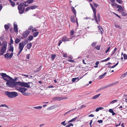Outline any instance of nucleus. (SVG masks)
I'll return each mask as SVG.
<instances>
[{"label": "nucleus", "instance_id": "obj_1", "mask_svg": "<svg viewBox=\"0 0 127 127\" xmlns=\"http://www.w3.org/2000/svg\"><path fill=\"white\" fill-rule=\"evenodd\" d=\"M28 40H25L24 41H22L19 43L18 48L19 51L17 55V56H18L20 54L23 50L24 46L28 43Z\"/></svg>", "mask_w": 127, "mask_h": 127}, {"label": "nucleus", "instance_id": "obj_2", "mask_svg": "<svg viewBox=\"0 0 127 127\" xmlns=\"http://www.w3.org/2000/svg\"><path fill=\"white\" fill-rule=\"evenodd\" d=\"M18 82H15L14 80L12 78V79L7 81L6 84L8 87H16V86H18Z\"/></svg>", "mask_w": 127, "mask_h": 127}, {"label": "nucleus", "instance_id": "obj_3", "mask_svg": "<svg viewBox=\"0 0 127 127\" xmlns=\"http://www.w3.org/2000/svg\"><path fill=\"white\" fill-rule=\"evenodd\" d=\"M5 93L6 95L10 98L15 97L18 95L17 93L15 92H9L6 91L5 92Z\"/></svg>", "mask_w": 127, "mask_h": 127}, {"label": "nucleus", "instance_id": "obj_4", "mask_svg": "<svg viewBox=\"0 0 127 127\" xmlns=\"http://www.w3.org/2000/svg\"><path fill=\"white\" fill-rule=\"evenodd\" d=\"M32 84V82L25 83L18 82V85L22 87H26L28 88H29L30 87V86L29 85V84Z\"/></svg>", "mask_w": 127, "mask_h": 127}, {"label": "nucleus", "instance_id": "obj_5", "mask_svg": "<svg viewBox=\"0 0 127 127\" xmlns=\"http://www.w3.org/2000/svg\"><path fill=\"white\" fill-rule=\"evenodd\" d=\"M1 75L2 77V78L4 80L7 81L12 79V78H11L9 76L7 75L5 73H0V75Z\"/></svg>", "mask_w": 127, "mask_h": 127}, {"label": "nucleus", "instance_id": "obj_6", "mask_svg": "<svg viewBox=\"0 0 127 127\" xmlns=\"http://www.w3.org/2000/svg\"><path fill=\"white\" fill-rule=\"evenodd\" d=\"M22 4H20L18 7V8L19 11V12L20 14H23L25 9V7L23 6Z\"/></svg>", "mask_w": 127, "mask_h": 127}, {"label": "nucleus", "instance_id": "obj_7", "mask_svg": "<svg viewBox=\"0 0 127 127\" xmlns=\"http://www.w3.org/2000/svg\"><path fill=\"white\" fill-rule=\"evenodd\" d=\"M16 89L22 94L27 90V89L26 88H22L21 87H18L17 86L16 87Z\"/></svg>", "mask_w": 127, "mask_h": 127}, {"label": "nucleus", "instance_id": "obj_8", "mask_svg": "<svg viewBox=\"0 0 127 127\" xmlns=\"http://www.w3.org/2000/svg\"><path fill=\"white\" fill-rule=\"evenodd\" d=\"M64 99L63 97L61 96L55 97H53L52 98V100L54 101H55L56 100L60 101Z\"/></svg>", "mask_w": 127, "mask_h": 127}, {"label": "nucleus", "instance_id": "obj_9", "mask_svg": "<svg viewBox=\"0 0 127 127\" xmlns=\"http://www.w3.org/2000/svg\"><path fill=\"white\" fill-rule=\"evenodd\" d=\"M6 48L2 46L0 48V55H3L4 53L6 52Z\"/></svg>", "mask_w": 127, "mask_h": 127}, {"label": "nucleus", "instance_id": "obj_10", "mask_svg": "<svg viewBox=\"0 0 127 127\" xmlns=\"http://www.w3.org/2000/svg\"><path fill=\"white\" fill-rule=\"evenodd\" d=\"M9 53H7L6 54H5L4 55L5 58L7 59L9 58V59H10L12 57L13 54V53L12 52L9 55Z\"/></svg>", "mask_w": 127, "mask_h": 127}, {"label": "nucleus", "instance_id": "obj_11", "mask_svg": "<svg viewBox=\"0 0 127 127\" xmlns=\"http://www.w3.org/2000/svg\"><path fill=\"white\" fill-rule=\"evenodd\" d=\"M30 32V31L26 30L23 33V35L25 38L27 37Z\"/></svg>", "mask_w": 127, "mask_h": 127}, {"label": "nucleus", "instance_id": "obj_12", "mask_svg": "<svg viewBox=\"0 0 127 127\" xmlns=\"http://www.w3.org/2000/svg\"><path fill=\"white\" fill-rule=\"evenodd\" d=\"M14 30V31L16 32H18V29L17 28V25L16 24L15 22H14L13 24Z\"/></svg>", "mask_w": 127, "mask_h": 127}, {"label": "nucleus", "instance_id": "obj_13", "mask_svg": "<svg viewBox=\"0 0 127 127\" xmlns=\"http://www.w3.org/2000/svg\"><path fill=\"white\" fill-rule=\"evenodd\" d=\"M97 27L98 28L99 32L100 33H102L103 32V31L102 28L99 26H98Z\"/></svg>", "mask_w": 127, "mask_h": 127}, {"label": "nucleus", "instance_id": "obj_14", "mask_svg": "<svg viewBox=\"0 0 127 127\" xmlns=\"http://www.w3.org/2000/svg\"><path fill=\"white\" fill-rule=\"evenodd\" d=\"M62 41H63L65 42L68 41L69 40L65 36H64L62 38Z\"/></svg>", "mask_w": 127, "mask_h": 127}, {"label": "nucleus", "instance_id": "obj_15", "mask_svg": "<svg viewBox=\"0 0 127 127\" xmlns=\"http://www.w3.org/2000/svg\"><path fill=\"white\" fill-rule=\"evenodd\" d=\"M90 4L92 7V9H93V11L94 12V14H95V13H96V9L94 8V6L92 4L90 3Z\"/></svg>", "mask_w": 127, "mask_h": 127}, {"label": "nucleus", "instance_id": "obj_16", "mask_svg": "<svg viewBox=\"0 0 127 127\" xmlns=\"http://www.w3.org/2000/svg\"><path fill=\"white\" fill-rule=\"evenodd\" d=\"M124 7L122 6L120 8L118 9L117 11L120 12H122L124 11Z\"/></svg>", "mask_w": 127, "mask_h": 127}, {"label": "nucleus", "instance_id": "obj_17", "mask_svg": "<svg viewBox=\"0 0 127 127\" xmlns=\"http://www.w3.org/2000/svg\"><path fill=\"white\" fill-rule=\"evenodd\" d=\"M107 73V72H105L104 73L103 75H101L99 76L98 77V78L100 79H101L106 75Z\"/></svg>", "mask_w": 127, "mask_h": 127}, {"label": "nucleus", "instance_id": "obj_18", "mask_svg": "<svg viewBox=\"0 0 127 127\" xmlns=\"http://www.w3.org/2000/svg\"><path fill=\"white\" fill-rule=\"evenodd\" d=\"M109 87H110V86L109 84L108 85H107L106 86L102 87L99 89L98 90L99 91L103 89Z\"/></svg>", "mask_w": 127, "mask_h": 127}, {"label": "nucleus", "instance_id": "obj_19", "mask_svg": "<svg viewBox=\"0 0 127 127\" xmlns=\"http://www.w3.org/2000/svg\"><path fill=\"white\" fill-rule=\"evenodd\" d=\"M82 78V77L81 78H80V79H79V77L73 78L72 79V81L73 82H74L77 79V81H78L81 78Z\"/></svg>", "mask_w": 127, "mask_h": 127}, {"label": "nucleus", "instance_id": "obj_20", "mask_svg": "<svg viewBox=\"0 0 127 127\" xmlns=\"http://www.w3.org/2000/svg\"><path fill=\"white\" fill-rule=\"evenodd\" d=\"M33 0H28L26 2L24 1L25 3H26L28 4H30L32 3L33 2Z\"/></svg>", "mask_w": 127, "mask_h": 127}, {"label": "nucleus", "instance_id": "obj_21", "mask_svg": "<svg viewBox=\"0 0 127 127\" xmlns=\"http://www.w3.org/2000/svg\"><path fill=\"white\" fill-rule=\"evenodd\" d=\"M7 41H3L2 42V45H3V46H2L6 48L7 46Z\"/></svg>", "mask_w": 127, "mask_h": 127}, {"label": "nucleus", "instance_id": "obj_22", "mask_svg": "<svg viewBox=\"0 0 127 127\" xmlns=\"http://www.w3.org/2000/svg\"><path fill=\"white\" fill-rule=\"evenodd\" d=\"M32 43H31L28 44L27 45V48L29 49L32 46Z\"/></svg>", "mask_w": 127, "mask_h": 127}, {"label": "nucleus", "instance_id": "obj_23", "mask_svg": "<svg viewBox=\"0 0 127 127\" xmlns=\"http://www.w3.org/2000/svg\"><path fill=\"white\" fill-rule=\"evenodd\" d=\"M96 13H95V14H94V16H93V17H94V19L96 22L97 24H98V22L97 21V17L96 16Z\"/></svg>", "mask_w": 127, "mask_h": 127}, {"label": "nucleus", "instance_id": "obj_24", "mask_svg": "<svg viewBox=\"0 0 127 127\" xmlns=\"http://www.w3.org/2000/svg\"><path fill=\"white\" fill-rule=\"evenodd\" d=\"M31 9H33L37 8L38 6L36 5H33L30 6Z\"/></svg>", "mask_w": 127, "mask_h": 127}, {"label": "nucleus", "instance_id": "obj_25", "mask_svg": "<svg viewBox=\"0 0 127 127\" xmlns=\"http://www.w3.org/2000/svg\"><path fill=\"white\" fill-rule=\"evenodd\" d=\"M9 50L10 51H11L13 53L14 50V47L12 45H11L10 46Z\"/></svg>", "mask_w": 127, "mask_h": 127}, {"label": "nucleus", "instance_id": "obj_26", "mask_svg": "<svg viewBox=\"0 0 127 127\" xmlns=\"http://www.w3.org/2000/svg\"><path fill=\"white\" fill-rule=\"evenodd\" d=\"M119 83V81H116L115 82H113L111 84H109L110 85V86H113V85H115Z\"/></svg>", "mask_w": 127, "mask_h": 127}, {"label": "nucleus", "instance_id": "obj_27", "mask_svg": "<svg viewBox=\"0 0 127 127\" xmlns=\"http://www.w3.org/2000/svg\"><path fill=\"white\" fill-rule=\"evenodd\" d=\"M9 2L11 3V5L13 7H14L15 5V2L12 1L11 0H9Z\"/></svg>", "mask_w": 127, "mask_h": 127}, {"label": "nucleus", "instance_id": "obj_28", "mask_svg": "<svg viewBox=\"0 0 127 127\" xmlns=\"http://www.w3.org/2000/svg\"><path fill=\"white\" fill-rule=\"evenodd\" d=\"M100 94H98L95 95V96H93L92 98V99H96L98 97L99 95H100Z\"/></svg>", "mask_w": 127, "mask_h": 127}, {"label": "nucleus", "instance_id": "obj_29", "mask_svg": "<svg viewBox=\"0 0 127 127\" xmlns=\"http://www.w3.org/2000/svg\"><path fill=\"white\" fill-rule=\"evenodd\" d=\"M77 118H78L77 117H75L74 118L72 119L71 120H70V121H68V123H70V122H71L74 121H75Z\"/></svg>", "mask_w": 127, "mask_h": 127}, {"label": "nucleus", "instance_id": "obj_30", "mask_svg": "<svg viewBox=\"0 0 127 127\" xmlns=\"http://www.w3.org/2000/svg\"><path fill=\"white\" fill-rule=\"evenodd\" d=\"M70 20L72 22H75L74 16H71L70 17Z\"/></svg>", "mask_w": 127, "mask_h": 127}, {"label": "nucleus", "instance_id": "obj_31", "mask_svg": "<svg viewBox=\"0 0 127 127\" xmlns=\"http://www.w3.org/2000/svg\"><path fill=\"white\" fill-rule=\"evenodd\" d=\"M21 41V40L18 38H16L15 40V42L16 44H17L19 42Z\"/></svg>", "mask_w": 127, "mask_h": 127}, {"label": "nucleus", "instance_id": "obj_32", "mask_svg": "<svg viewBox=\"0 0 127 127\" xmlns=\"http://www.w3.org/2000/svg\"><path fill=\"white\" fill-rule=\"evenodd\" d=\"M38 32H34L33 34V35L34 37H35L38 34Z\"/></svg>", "mask_w": 127, "mask_h": 127}, {"label": "nucleus", "instance_id": "obj_33", "mask_svg": "<svg viewBox=\"0 0 127 127\" xmlns=\"http://www.w3.org/2000/svg\"><path fill=\"white\" fill-rule=\"evenodd\" d=\"M28 40L30 41L32 40L33 39V36L32 35H30L28 37Z\"/></svg>", "mask_w": 127, "mask_h": 127}, {"label": "nucleus", "instance_id": "obj_34", "mask_svg": "<svg viewBox=\"0 0 127 127\" xmlns=\"http://www.w3.org/2000/svg\"><path fill=\"white\" fill-rule=\"evenodd\" d=\"M42 108V106H38L34 107H33V108L36 109H40Z\"/></svg>", "mask_w": 127, "mask_h": 127}, {"label": "nucleus", "instance_id": "obj_35", "mask_svg": "<svg viewBox=\"0 0 127 127\" xmlns=\"http://www.w3.org/2000/svg\"><path fill=\"white\" fill-rule=\"evenodd\" d=\"M4 27L6 31L9 28V26L7 25H5Z\"/></svg>", "mask_w": 127, "mask_h": 127}, {"label": "nucleus", "instance_id": "obj_36", "mask_svg": "<svg viewBox=\"0 0 127 127\" xmlns=\"http://www.w3.org/2000/svg\"><path fill=\"white\" fill-rule=\"evenodd\" d=\"M97 42H94L92 43L91 44V46L93 47L95 46L97 44Z\"/></svg>", "mask_w": 127, "mask_h": 127}, {"label": "nucleus", "instance_id": "obj_37", "mask_svg": "<svg viewBox=\"0 0 127 127\" xmlns=\"http://www.w3.org/2000/svg\"><path fill=\"white\" fill-rule=\"evenodd\" d=\"M114 25H115V26L117 28H119V29H121V27H120V26L118 24L115 23Z\"/></svg>", "mask_w": 127, "mask_h": 127}, {"label": "nucleus", "instance_id": "obj_38", "mask_svg": "<svg viewBox=\"0 0 127 127\" xmlns=\"http://www.w3.org/2000/svg\"><path fill=\"white\" fill-rule=\"evenodd\" d=\"M72 10L73 12L74 13H76L75 10L74 9V8L73 7H71Z\"/></svg>", "mask_w": 127, "mask_h": 127}, {"label": "nucleus", "instance_id": "obj_39", "mask_svg": "<svg viewBox=\"0 0 127 127\" xmlns=\"http://www.w3.org/2000/svg\"><path fill=\"white\" fill-rule=\"evenodd\" d=\"M117 48L116 47H115L114 50L112 52V54H111V55H113L115 52V51L117 50Z\"/></svg>", "mask_w": 127, "mask_h": 127}, {"label": "nucleus", "instance_id": "obj_40", "mask_svg": "<svg viewBox=\"0 0 127 127\" xmlns=\"http://www.w3.org/2000/svg\"><path fill=\"white\" fill-rule=\"evenodd\" d=\"M73 124L71 123H69L68 125H66L65 127H70L71 126L73 127Z\"/></svg>", "mask_w": 127, "mask_h": 127}, {"label": "nucleus", "instance_id": "obj_41", "mask_svg": "<svg viewBox=\"0 0 127 127\" xmlns=\"http://www.w3.org/2000/svg\"><path fill=\"white\" fill-rule=\"evenodd\" d=\"M102 109H103V108L102 107H99L96 109L95 110V111L97 112H98L99 110H101Z\"/></svg>", "mask_w": 127, "mask_h": 127}, {"label": "nucleus", "instance_id": "obj_42", "mask_svg": "<svg viewBox=\"0 0 127 127\" xmlns=\"http://www.w3.org/2000/svg\"><path fill=\"white\" fill-rule=\"evenodd\" d=\"M13 42L14 41L12 39V37H11L10 38V41L9 43L10 45H11V44H12L13 43Z\"/></svg>", "mask_w": 127, "mask_h": 127}, {"label": "nucleus", "instance_id": "obj_43", "mask_svg": "<svg viewBox=\"0 0 127 127\" xmlns=\"http://www.w3.org/2000/svg\"><path fill=\"white\" fill-rule=\"evenodd\" d=\"M117 101V100H115L111 101L110 103V104H113L116 102Z\"/></svg>", "mask_w": 127, "mask_h": 127}, {"label": "nucleus", "instance_id": "obj_44", "mask_svg": "<svg viewBox=\"0 0 127 127\" xmlns=\"http://www.w3.org/2000/svg\"><path fill=\"white\" fill-rule=\"evenodd\" d=\"M127 75V71L125 72L124 74H123L121 75L122 77H124L125 76Z\"/></svg>", "mask_w": 127, "mask_h": 127}, {"label": "nucleus", "instance_id": "obj_45", "mask_svg": "<svg viewBox=\"0 0 127 127\" xmlns=\"http://www.w3.org/2000/svg\"><path fill=\"white\" fill-rule=\"evenodd\" d=\"M110 59V57H108L106 59L104 60H102V62H105V61H108Z\"/></svg>", "mask_w": 127, "mask_h": 127}, {"label": "nucleus", "instance_id": "obj_46", "mask_svg": "<svg viewBox=\"0 0 127 127\" xmlns=\"http://www.w3.org/2000/svg\"><path fill=\"white\" fill-rule=\"evenodd\" d=\"M123 57H124V59L125 60L127 59V55L125 54H124L123 55Z\"/></svg>", "mask_w": 127, "mask_h": 127}, {"label": "nucleus", "instance_id": "obj_47", "mask_svg": "<svg viewBox=\"0 0 127 127\" xmlns=\"http://www.w3.org/2000/svg\"><path fill=\"white\" fill-rule=\"evenodd\" d=\"M4 106H5L6 107H7L8 108H9V107L6 104H1L0 105V107H3Z\"/></svg>", "mask_w": 127, "mask_h": 127}, {"label": "nucleus", "instance_id": "obj_48", "mask_svg": "<svg viewBox=\"0 0 127 127\" xmlns=\"http://www.w3.org/2000/svg\"><path fill=\"white\" fill-rule=\"evenodd\" d=\"M95 48L97 50H99L100 49V46L99 45L97 46H96L95 47Z\"/></svg>", "mask_w": 127, "mask_h": 127}, {"label": "nucleus", "instance_id": "obj_49", "mask_svg": "<svg viewBox=\"0 0 127 127\" xmlns=\"http://www.w3.org/2000/svg\"><path fill=\"white\" fill-rule=\"evenodd\" d=\"M97 18L98 20V21L100 22V15L99 14H97Z\"/></svg>", "mask_w": 127, "mask_h": 127}, {"label": "nucleus", "instance_id": "obj_50", "mask_svg": "<svg viewBox=\"0 0 127 127\" xmlns=\"http://www.w3.org/2000/svg\"><path fill=\"white\" fill-rule=\"evenodd\" d=\"M20 4H22V5H23V7H26V6H28V4H25L24 3H21Z\"/></svg>", "mask_w": 127, "mask_h": 127}, {"label": "nucleus", "instance_id": "obj_51", "mask_svg": "<svg viewBox=\"0 0 127 127\" xmlns=\"http://www.w3.org/2000/svg\"><path fill=\"white\" fill-rule=\"evenodd\" d=\"M30 9H31L30 6H29L26 8L25 9V11L26 12L28 11Z\"/></svg>", "mask_w": 127, "mask_h": 127}, {"label": "nucleus", "instance_id": "obj_52", "mask_svg": "<svg viewBox=\"0 0 127 127\" xmlns=\"http://www.w3.org/2000/svg\"><path fill=\"white\" fill-rule=\"evenodd\" d=\"M66 121H64L63 122H61V124L64 125V126H65L66 125V123H65V122Z\"/></svg>", "mask_w": 127, "mask_h": 127}, {"label": "nucleus", "instance_id": "obj_53", "mask_svg": "<svg viewBox=\"0 0 127 127\" xmlns=\"http://www.w3.org/2000/svg\"><path fill=\"white\" fill-rule=\"evenodd\" d=\"M122 15L123 16H126L127 15V13L125 12H122Z\"/></svg>", "mask_w": 127, "mask_h": 127}, {"label": "nucleus", "instance_id": "obj_54", "mask_svg": "<svg viewBox=\"0 0 127 127\" xmlns=\"http://www.w3.org/2000/svg\"><path fill=\"white\" fill-rule=\"evenodd\" d=\"M74 33V31L73 30H72L71 31L70 33V35H72Z\"/></svg>", "mask_w": 127, "mask_h": 127}, {"label": "nucleus", "instance_id": "obj_55", "mask_svg": "<svg viewBox=\"0 0 127 127\" xmlns=\"http://www.w3.org/2000/svg\"><path fill=\"white\" fill-rule=\"evenodd\" d=\"M86 107V106L84 105H82L80 106V107L79 108L80 109H82L83 108L85 107Z\"/></svg>", "mask_w": 127, "mask_h": 127}, {"label": "nucleus", "instance_id": "obj_56", "mask_svg": "<svg viewBox=\"0 0 127 127\" xmlns=\"http://www.w3.org/2000/svg\"><path fill=\"white\" fill-rule=\"evenodd\" d=\"M41 69V66H40V67H39L38 68L37 70L36 71L38 72L40 71Z\"/></svg>", "mask_w": 127, "mask_h": 127}, {"label": "nucleus", "instance_id": "obj_57", "mask_svg": "<svg viewBox=\"0 0 127 127\" xmlns=\"http://www.w3.org/2000/svg\"><path fill=\"white\" fill-rule=\"evenodd\" d=\"M55 56H56L55 55H51V58L53 60L54 59Z\"/></svg>", "mask_w": 127, "mask_h": 127}, {"label": "nucleus", "instance_id": "obj_58", "mask_svg": "<svg viewBox=\"0 0 127 127\" xmlns=\"http://www.w3.org/2000/svg\"><path fill=\"white\" fill-rule=\"evenodd\" d=\"M33 28V27L32 26H30L28 28V30L29 31L31 30H32V29Z\"/></svg>", "mask_w": 127, "mask_h": 127}, {"label": "nucleus", "instance_id": "obj_59", "mask_svg": "<svg viewBox=\"0 0 127 127\" xmlns=\"http://www.w3.org/2000/svg\"><path fill=\"white\" fill-rule=\"evenodd\" d=\"M22 94L24 96H28L29 95L28 93H25L23 92V93Z\"/></svg>", "mask_w": 127, "mask_h": 127}, {"label": "nucleus", "instance_id": "obj_60", "mask_svg": "<svg viewBox=\"0 0 127 127\" xmlns=\"http://www.w3.org/2000/svg\"><path fill=\"white\" fill-rule=\"evenodd\" d=\"M116 0L119 3H121L122 2V1L121 0Z\"/></svg>", "mask_w": 127, "mask_h": 127}, {"label": "nucleus", "instance_id": "obj_61", "mask_svg": "<svg viewBox=\"0 0 127 127\" xmlns=\"http://www.w3.org/2000/svg\"><path fill=\"white\" fill-rule=\"evenodd\" d=\"M110 47H109L108 49H107V50H106V51H105V53H107L109 51L110 49Z\"/></svg>", "mask_w": 127, "mask_h": 127}, {"label": "nucleus", "instance_id": "obj_62", "mask_svg": "<svg viewBox=\"0 0 127 127\" xmlns=\"http://www.w3.org/2000/svg\"><path fill=\"white\" fill-rule=\"evenodd\" d=\"M53 107L52 106H51V107H50L48 108L47 109V110H49L52 109H53Z\"/></svg>", "mask_w": 127, "mask_h": 127}, {"label": "nucleus", "instance_id": "obj_63", "mask_svg": "<svg viewBox=\"0 0 127 127\" xmlns=\"http://www.w3.org/2000/svg\"><path fill=\"white\" fill-rule=\"evenodd\" d=\"M63 56L64 57H67V55L66 54L64 53L63 54Z\"/></svg>", "mask_w": 127, "mask_h": 127}, {"label": "nucleus", "instance_id": "obj_64", "mask_svg": "<svg viewBox=\"0 0 127 127\" xmlns=\"http://www.w3.org/2000/svg\"><path fill=\"white\" fill-rule=\"evenodd\" d=\"M92 122H93V120H92L90 121L89 123V125H90V127H92L91 124H92Z\"/></svg>", "mask_w": 127, "mask_h": 127}]
</instances>
